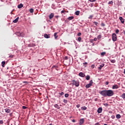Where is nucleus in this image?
I'll list each match as a JSON object with an SVG mask.
<instances>
[{"label":"nucleus","mask_w":125,"mask_h":125,"mask_svg":"<svg viewBox=\"0 0 125 125\" xmlns=\"http://www.w3.org/2000/svg\"><path fill=\"white\" fill-rule=\"evenodd\" d=\"M121 97L123 99H125V93H123L122 96Z\"/></svg>","instance_id":"nucleus-26"},{"label":"nucleus","mask_w":125,"mask_h":125,"mask_svg":"<svg viewBox=\"0 0 125 125\" xmlns=\"http://www.w3.org/2000/svg\"><path fill=\"white\" fill-rule=\"evenodd\" d=\"M73 19H74L73 16L69 17L68 18V20H73Z\"/></svg>","instance_id":"nucleus-25"},{"label":"nucleus","mask_w":125,"mask_h":125,"mask_svg":"<svg viewBox=\"0 0 125 125\" xmlns=\"http://www.w3.org/2000/svg\"><path fill=\"white\" fill-rule=\"evenodd\" d=\"M113 3H114L113 1H109L108 3V4H113Z\"/></svg>","instance_id":"nucleus-29"},{"label":"nucleus","mask_w":125,"mask_h":125,"mask_svg":"<svg viewBox=\"0 0 125 125\" xmlns=\"http://www.w3.org/2000/svg\"><path fill=\"white\" fill-rule=\"evenodd\" d=\"M55 17H56V18L58 19V17H59V16H56Z\"/></svg>","instance_id":"nucleus-58"},{"label":"nucleus","mask_w":125,"mask_h":125,"mask_svg":"<svg viewBox=\"0 0 125 125\" xmlns=\"http://www.w3.org/2000/svg\"><path fill=\"white\" fill-rule=\"evenodd\" d=\"M64 60H68V57L67 56H65L64 57Z\"/></svg>","instance_id":"nucleus-46"},{"label":"nucleus","mask_w":125,"mask_h":125,"mask_svg":"<svg viewBox=\"0 0 125 125\" xmlns=\"http://www.w3.org/2000/svg\"><path fill=\"white\" fill-rule=\"evenodd\" d=\"M97 39L98 40H100V39H101V35H98L97 37Z\"/></svg>","instance_id":"nucleus-34"},{"label":"nucleus","mask_w":125,"mask_h":125,"mask_svg":"<svg viewBox=\"0 0 125 125\" xmlns=\"http://www.w3.org/2000/svg\"><path fill=\"white\" fill-rule=\"evenodd\" d=\"M72 82L73 85H75V86H76L77 87L79 86L80 82H79V81H75V80H73L72 81Z\"/></svg>","instance_id":"nucleus-2"},{"label":"nucleus","mask_w":125,"mask_h":125,"mask_svg":"<svg viewBox=\"0 0 125 125\" xmlns=\"http://www.w3.org/2000/svg\"><path fill=\"white\" fill-rule=\"evenodd\" d=\"M77 35H78V37H80V36H82V33L79 32L78 33Z\"/></svg>","instance_id":"nucleus-41"},{"label":"nucleus","mask_w":125,"mask_h":125,"mask_svg":"<svg viewBox=\"0 0 125 125\" xmlns=\"http://www.w3.org/2000/svg\"><path fill=\"white\" fill-rule=\"evenodd\" d=\"M27 108H28V107H27L26 106H22V109H27Z\"/></svg>","instance_id":"nucleus-45"},{"label":"nucleus","mask_w":125,"mask_h":125,"mask_svg":"<svg viewBox=\"0 0 125 125\" xmlns=\"http://www.w3.org/2000/svg\"><path fill=\"white\" fill-rule=\"evenodd\" d=\"M101 55H102L103 56H104V55H105L106 54V52H103L102 53H101Z\"/></svg>","instance_id":"nucleus-33"},{"label":"nucleus","mask_w":125,"mask_h":125,"mask_svg":"<svg viewBox=\"0 0 125 125\" xmlns=\"http://www.w3.org/2000/svg\"><path fill=\"white\" fill-rule=\"evenodd\" d=\"M55 39L56 40V39H57V38H58V36H57V32H56L54 33V34Z\"/></svg>","instance_id":"nucleus-21"},{"label":"nucleus","mask_w":125,"mask_h":125,"mask_svg":"<svg viewBox=\"0 0 125 125\" xmlns=\"http://www.w3.org/2000/svg\"><path fill=\"white\" fill-rule=\"evenodd\" d=\"M116 118L118 119V120H119V119H121V115L117 114Z\"/></svg>","instance_id":"nucleus-23"},{"label":"nucleus","mask_w":125,"mask_h":125,"mask_svg":"<svg viewBox=\"0 0 125 125\" xmlns=\"http://www.w3.org/2000/svg\"><path fill=\"white\" fill-rule=\"evenodd\" d=\"M78 42H81V41H82V38L79 37L78 39Z\"/></svg>","instance_id":"nucleus-35"},{"label":"nucleus","mask_w":125,"mask_h":125,"mask_svg":"<svg viewBox=\"0 0 125 125\" xmlns=\"http://www.w3.org/2000/svg\"><path fill=\"white\" fill-rule=\"evenodd\" d=\"M23 83H27V81H23L22 82Z\"/></svg>","instance_id":"nucleus-54"},{"label":"nucleus","mask_w":125,"mask_h":125,"mask_svg":"<svg viewBox=\"0 0 125 125\" xmlns=\"http://www.w3.org/2000/svg\"><path fill=\"white\" fill-rule=\"evenodd\" d=\"M44 38H45V39H49L50 38V36L49 34L48 35L47 34L45 33L44 35Z\"/></svg>","instance_id":"nucleus-11"},{"label":"nucleus","mask_w":125,"mask_h":125,"mask_svg":"<svg viewBox=\"0 0 125 125\" xmlns=\"http://www.w3.org/2000/svg\"><path fill=\"white\" fill-rule=\"evenodd\" d=\"M114 95V91L112 90H107L106 96H113Z\"/></svg>","instance_id":"nucleus-1"},{"label":"nucleus","mask_w":125,"mask_h":125,"mask_svg":"<svg viewBox=\"0 0 125 125\" xmlns=\"http://www.w3.org/2000/svg\"><path fill=\"white\" fill-rule=\"evenodd\" d=\"M111 63H116V60H112L111 61Z\"/></svg>","instance_id":"nucleus-38"},{"label":"nucleus","mask_w":125,"mask_h":125,"mask_svg":"<svg viewBox=\"0 0 125 125\" xmlns=\"http://www.w3.org/2000/svg\"><path fill=\"white\" fill-rule=\"evenodd\" d=\"M87 109V107L86 106H82L81 107V110H83V111H85Z\"/></svg>","instance_id":"nucleus-19"},{"label":"nucleus","mask_w":125,"mask_h":125,"mask_svg":"<svg viewBox=\"0 0 125 125\" xmlns=\"http://www.w3.org/2000/svg\"><path fill=\"white\" fill-rule=\"evenodd\" d=\"M104 125H107L106 124H104Z\"/></svg>","instance_id":"nucleus-63"},{"label":"nucleus","mask_w":125,"mask_h":125,"mask_svg":"<svg viewBox=\"0 0 125 125\" xmlns=\"http://www.w3.org/2000/svg\"><path fill=\"white\" fill-rule=\"evenodd\" d=\"M105 84H106V85L109 84V82H105Z\"/></svg>","instance_id":"nucleus-55"},{"label":"nucleus","mask_w":125,"mask_h":125,"mask_svg":"<svg viewBox=\"0 0 125 125\" xmlns=\"http://www.w3.org/2000/svg\"><path fill=\"white\" fill-rule=\"evenodd\" d=\"M16 35H17V36H18V37H21V38H24V36H25L24 35V33H21V32H17L16 33Z\"/></svg>","instance_id":"nucleus-5"},{"label":"nucleus","mask_w":125,"mask_h":125,"mask_svg":"<svg viewBox=\"0 0 125 125\" xmlns=\"http://www.w3.org/2000/svg\"><path fill=\"white\" fill-rule=\"evenodd\" d=\"M49 19H52L53 17H54V14L53 13H51L50 15L49 16Z\"/></svg>","instance_id":"nucleus-15"},{"label":"nucleus","mask_w":125,"mask_h":125,"mask_svg":"<svg viewBox=\"0 0 125 125\" xmlns=\"http://www.w3.org/2000/svg\"><path fill=\"white\" fill-rule=\"evenodd\" d=\"M64 97H65L66 98H68V97H69V94H65Z\"/></svg>","instance_id":"nucleus-31"},{"label":"nucleus","mask_w":125,"mask_h":125,"mask_svg":"<svg viewBox=\"0 0 125 125\" xmlns=\"http://www.w3.org/2000/svg\"><path fill=\"white\" fill-rule=\"evenodd\" d=\"M23 4L21 3L18 5V8H19V9L22 8V7H23Z\"/></svg>","instance_id":"nucleus-17"},{"label":"nucleus","mask_w":125,"mask_h":125,"mask_svg":"<svg viewBox=\"0 0 125 125\" xmlns=\"http://www.w3.org/2000/svg\"><path fill=\"white\" fill-rule=\"evenodd\" d=\"M73 123H76V120L75 119L72 120Z\"/></svg>","instance_id":"nucleus-52"},{"label":"nucleus","mask_w":125,"mask_h":125,"mask_svg":"<svg viewBox=\"0 0 125 125\" xmlns=\"http://www.w3.org/2000/svg\"><path fill=\"white\" fill-rule=\"evenodd\" d=\"M94 41H95V42H96V41H97V39L96 38H95L94 39Z\"/></svg>","instance_id":"nucleus-53"},{"label":"nucleus","mask_w":125,"mask_h":125,"mask_svg":"<svg viewBox=\"0 0 125 125\" xmlns=\"http://www.w3.org/2000/svg\"><path fill=\"white\" fill-rule=\"evenodd\" d=\"M119 20H120V21H121V23H122V24H124L125 19H124V18H123V17H119Z\"/></svg>","instance_id":"nucleus-8"},{"label":"nucleus","mask_w":125,"mask_h":125,"mask_svg":"<svg viewBox=\"0 0 125 125\" xmlns=\"http://www.w3.org/2000/svg\"><path fill=\"white\" fill-rule=\"evenodd\" d=\"M103 110V109L102 108V107H99L97 110V112L99 114H100V113H102Z\"/></svg>","instance_id":"nucleus-9"},{"label":"nucleus","mask_w":125,"mask_h":125,"mask_svg":"<svg viewBox=\"0 0 125 125\" xmlns=\"http://www.w3.org/2000/svg\"><path fill=\"white\" fill-rule=\"evenodd\" d=\"M49 125H52V124H49Z\"/></svg>","instance_id":"nucleus-64"},{"label":"nucleus","mask_w":125,"mask_h":125,"mask_svg":"<svg viewBox=\"0 0 125 125\" xmlns=\"http://www.w3.org/2000/svg\"><path fill=\"white\" fill-rule=\"evenodd\" d=\"M29 11H30V13H33L34 12V9L31 8V9L29 10Z\"/></svg>","instance_id":"nucleus-28"},{"label":"nucleus","mask_w":125,"mask_h":125,"mask_svg":"<svg viewBox=\"0 0 125 125\" xmlns=\"http://www.w3.org/2000/svg\"><path fill=\"white\" fill-rule=\"evenodd\" d=\"M95 125H100V124H99V123H97L95 124Z\"/></svg>","instance_id":"nucleus-51"},{"label":"nucleus","mask_w":125,"mask_h":125,"mask_svg":"<svg viewBox=\"0 0 125 125\" xmlns=\"http://www.w3.org/2000/svg\"><path fill=\"white\" fill-rule=\"evenodd\" d=\"M2 124H3V121L0 120V125H2Z\"/></svg>","instance_id":"nucleus-42"},{"label":"nucleus","mask_w":125,"mask_h":125,"mask_svg":"<svg viewBox=\"0 0 125 125\" xmlns=\"http://www.w3.org/2000/svg\"><path fill=\"white\" fill-rule=\"evenodd\" d=\"M119 32H120V30H119V29H116V34H118V33H119Z\"/></svg>","instance_id":"nucleus-43"},{"label":"nucleus","mask_w":125,"mask_h":125,"mask_svg":"<svg viewBox=\"0 0 125 125\" xmlns=\"http://www.w3.org/2000/svg\"><path fill=\"white\" fill-rule=\"evenodd\" d=\"M19 20V17H17L16 19H15L13 22V23H17L18 22V21Z\"/></svg>","instance_id":"nucleus-16"},{"label":"nucleus","mask_w":125,"mask_h":125,"mask_svg":"<svg viewBox=\"0 0 125 125\" xmlns=\"http://www.w3.org/2000/svg\"><path fill=\"white\" fill-rule=\"evenodd\" d=\"M104 65H105V64L102 63V64H101V65H100V67H99V69L100 70H101V69H102V68H103V66H104Z\"/></svg>","instance_id":"nucleus-18"},{"label":"nucleus","mask_w":125,"mask_h":125,"mask_svg":"<svg viewBox=\"0 0 125 125\" xmlns=\"http://www.w3.org/2000/svg\"><path fill=\"white\" fill-rule=\"evenodd\" d=\"M90 2H94V1H96V0H88Z\"/></svg>","instance_id":"nucleus-40"},{"label":"nucleus","mask_w":125,"mask_h":125,"mask_svg":"<svg viewBox=\"0 0 125 125\" xmlns=\"http://www.w3.org/2000/svg\"><path fill=\"white\" fill-rule=\"evenodd\" d=\"M112 41L113 42L117 41V35L115 33L112 34Z\"/></svg>","instance_id":"nucleus-6"},{"label":"nucleus","mask_w":125,"mask_h":125,"mask_svg":"<svg viewBox=\"0 0 125 125\" xmlns=\"http://www.w3.org/2000/svg\"><path fill=\"white\" fill-rule=\"evenodd\" d=\"M65 23H68V21H65Z\"/></svg>","instance_id":"nucleus-61"},{"label":"nucleus","mask_w":125,"mask_h":125,"mask_svg":"<svg viewBox=\"0 0 125 125\" xmlns=\"http://www.w3.org/2000/svg\"><path fill=\"white\" fill-rule=\"evenodd\" d=\"M93 42V40H92L90 41V42Z\"/></svg>","instance_id":"nucleus-60"},{"label":"nucleus","mask_w":125,"mask_h":125,"mask_svg":"<svg viewBox=\"0 0 125 125\" xmlns=\"http://www.w3.org/2000/svg\"><path fill=\"white\" fill-rule=\"evenodd\" d=\"M111 119H115V115H112Z\"/></svg>","instance_id":"nucleus-47"},{"label":"nucleus","mask_w":125,"mask_h":125,"mask_svg":"<svg viewBox=\"0 0 125 125\" xmlns=\"http://www.w3.org/2000/svg\"><path fill=\"white\" fill-rule=\"evenodd\" d=\"M63 102L65 103V104H67L68 103V100L64 99Z\"/></svg>","instance_id":"nucleus-30"},{"label":"nucleus","mask_w":125,"mask_h":125,"mask_svg":"<svg viewBox=\"0 0 125 125\" xmlns=\"http://www.w3.org/2000/svg\"><path fill=\"white\" fill-rule=\"evenodd\" d=\"M123 33H124V35H125V30H123Z\"/></svg>","instance_id":"nucleus-59"},{"label":"nucleus","mask_w":125,"mask_h":125,"mask_svg":"<svg viewBox=\"0 0 125 125\" xmlns=\"http://www.w3.org/2000/svg\"><path fill=\"white\" fill-rule=\"evenodd\" d=\"M34 46H36V44L30 43L28 44V47H34Z\"/></svg>","instance_id":"nucleus-13"},{"label":"nucleus","mask_w":125,"mask_h":125,"mask_svg":"<svg viewBox=\"0 0 125 125\" xmlns=\"http://www.w3.org/2000/svg\"><path fill=\"white\" fill-rule=\"evenodd\" d=\"M77 108H79V107H81V105L80 104H77L76 105Z\"/></svg>","instance_id":"nucleus-48"},{"label":"nucleus","mask_w":125,"mask_h":125,"mask_svg":"<svg viewBox=\"0 0 125 125\" xmlns=\"http://www.w3.org/2000/svg\"><path fill=\"white\" fill-rule=\"evenodd\" d=\"M90 79V76L89 75H87L86 76V80L87 81H89V79Z\"/></svg>","instance_id":"nucleus-22"},{"label":"nucleus","mask_w":125,"mask_h":125,"mask_svg":"<svg viewBox=\"0 0 125 125\" xmlns=\"http://www.w3.org/2000/svg\"><path fill=\"white\" fill-rule=\"evenodd\" d=\"M5 111L6 113H9L10 112H11L10 109H9L8 108L5 109Z\"/></svg>","instance_id":"nucleus-20"},{"label":"nucleus","mask_w":125,"mask_h":125,"mask_svg":"<svg viewBox=\"0 0 125 125\" xmlns=\"http://www.w3.org/2000/svg\"><path fill=\"white\" fill-rule=\"evenodd\" d=\"M93 17V15H90L89 16V17L88 18L89 19H92Z\"/></svg>","instance_id":"nucleus-39"},{"label":"nucleus","mask_w":125,"mask_h":125,"mask_svg":"<svg viewBox=\"0 0 125 125\" xmlns=\"http://www.w3.org/2000/svg\"><path fill=\"white\" fill-rule=\"evenodd\" d=\"M118 88H119V86L118 85H117V84L113 85L112 86V89H117Z\"/></svg>","instance_id":"nucleus-12"},{"label":"nucleus","mask_w":125,"mask_h":125,"mask_svg":"<svg viewBox=\"0 0 125 125\" xmlns=\"http://www.w3.org/2000/svg\"><path fill=\"white\" fill-rule=\"evenodd\" d=\"M104 106H105V107H107V106H108V104H104Z\"/></svg>","instance_id":"nucleus-49"},{"label":"nucleus","mask_w":125,"mask_h":125,"mask_svg":"<svg viewBox=\"0 0 125 125\" xmlns=\"http://www.w3.org/2000/svg\"><path fill=\"white\" fill-rule=\"evenodd\" d=\"M83 65H87V62H83Z\"/></svg>","instance_id":"nucleus-50"},{"label":"nucleus","mask_w":125,"mask_h":125,"mask_svg":"<svg viewBox=\"0 0 125 125\" xmlns=\"http://www.w3.org/2000/svg\"><path fill=\"white\" fill-rule=\"evenodd\" d=\"M93 7V3L91 4V7Z\"/></svg>","instance_id":"nucleus-57"},{"label":"nucleus","mask_w":125,"mask_h":125,"mask_svg":"<svg viewBox=\"0 0 125 125\" xmlns=\"http://www.w3.org/2000/svg\"><path fill=\"white\" fill-rule=\"evenodd\" d=\"M102 27H105V24L104 23H101Z\"/></svg>","instance_id":"nucleus-44"},{"label":"nucleus","mask_w":125,"mask_h":125,"mask_svg":"<svg viewBox=\"0 0 125 125\" xmlns=\"http://www.w3.org/2000/svg\"><path fill=\"white\" fill-rule=\"evenodd\" d=\"M124 74H125V70H124Z\"/></svg>","instance_id":"nucleus-62"},{"label":"nucleus","mask_w":125,"mask_h":125,"mask_svg":"<svg viewBox=\"0 0 125 125\" xmlns=\"http://www.w3.org/2000/svg\"><path fill=\"white\" fill-rule=\"evenodd\" d=\"M64 12H65V11H64V10H62L61 11V13H64Z\"/></svg>","instance_id":"nucleus-56"},{"label":"nucleus","mask_w":125,"mask_h":125,"mask_svg":"<svg viewBox=\"0 0 125 125\" xmlns=\"http://www.w3.org/2000/svg\"><path fill=\"white\" fill-rule=\"evenodd\" d=\"M92 84H93V81L90 80L89 83L85 85L86 88H89V87L92 86Z\"/></svg>","instance_id":"nucleus-4"},{"label":"nucleus","mask_w":125,"mask_h":125,"mask_svg":"<svg viewBox=\"0 0 125 125\" xmlns=\"http://www.w3.org/2000/svg\"><path fill=\"white\" fill-rule=\"evenodd\" d=\"M2 67H4V65H5V61H2L1 62Z\"/></svg>","instance_id":"nucleus-24"},{"label":"nucleus","mask_w":125,"mask_h":125,"mask_svg":"<svg viewBox=\"0 0 125 125\" xmlns=\"http://www.w3.org/2000/svg\"><path fill=\"white\" fill-rule=\"evenodd\" d=\"M75 14H76V15H80V11H76Z\"/></svg>","instance_id":"nucleus-27"},{"label":"nucleus","mask_w":125,"mask_h":125,"mask_svg":"<svg viewBox=\"0 0 125 125\" xmlns=\"http://www.w3.org/2000/svg\"><path fill=\"white\" fill-rule=\"evenodd\" d=\"M100 94L102 95V96H107V90H104L101 91Z\"/></svg>","instance_id":"nucleus-3"},{"label":"nucleus","mask_w":125,"mask_h":125,"mask_svg":"<svg viewBox=\"0 0 125 125\" xmlns=\"http://www.w3.org/2000/svg\"><path fill=\"white\" fill-rule=\"evenodd\" d=\"M93 23H94V24L96 26H98V22L94 21Z\"/></svg>","instance_id":"nucleus-32"},{"label":"nucleus","mask_w":125,"mask_h":125,"mask_svg":"<svg viewBox=\"0 0 125 125\" xmlns=\"http://www.w3.org/2000/svg\"><path fill=\"white\" fill-rule=\"evenodd\" d=\"M79 76L80 77H81V78H84V77H85V74H84L83 73V72H80Z\"/></svg>","instance_id":"nucleus-7"},{"label":"nucleus","mask_w":125,"mask_h":125,"mask_svg":"<svg viewBox=\"0 0 125 125\" xmlns=\"http://www.w3.org/2000/svg\"><path fill=\"white\" fill-rule=\"evenodd\" d=\"M13 57H14V55H10L9 56V58H13Z\"/></svg>","instance_id":"nucleus-36"},{"label":"nucleus","mask_w":125,"mask_h":125,"mask_svg":"<svg viewBox=\"0 0 125 125\" xmlns=\"http://www.w3.org/2000/svg\"><path fill=\"white\" fill-rule=\"evenodd\" d=\"M59 94L62 96V95H64V92H62L61 93H59Z\"/></svg>","instance_id":"nucleus-37"},{"label":"nucleus","mask_w":125,"mask_h":125,"mask_svg":"<svg viewBox=\"0 0 125 125\" xmlns=\"http://www.w3.org/2000/svg\"><path fill=\"white\" fill-rule=\"evenodd\" d=\"M83 123H84V119H83V118H82L80 121L79 125H83Z\"/></svg>","instance_id":"nucleus-10"},{"label":"nucleus","mask_w":125,"mask_h":125,"mask_svg":"<svg viewBox=\"0 0 125 125\" xmlns=\"http://www.w3.org/2000/svg\"><path fill=\"white\" fill-rule=\"evenodd\" d=\"M54 107H55V108H56L57 109H58V110L60 109V106H59V105H58V104H56L54 105Z\"/></svg>","instance_id":"nucleus-14"}]
</instances>
